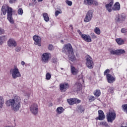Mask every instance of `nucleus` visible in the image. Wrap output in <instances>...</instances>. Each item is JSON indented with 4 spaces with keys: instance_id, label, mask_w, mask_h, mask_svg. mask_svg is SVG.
I'll return each mask as SVG.
<instances>
[{
    "instance_id": "nucleus-1",
    "label": "nucleus",
    "mask_w": 127,
    "mask_h": 127,
    "mask_svg": "<svg viewBox=\"0 0 127 127\" xmlns=\"http://www.w3.org/2000/svg\"><path fill=\"white\" fill-rule=\"evenodd\" d=\"M7 107H11L12 111L18 112L21 107V98L16 95L13 98L8 100L5 103Z\"/></svg>"
},
{
    "instance_id": "nucleus-2",
    "label": "nucleus",
    "mask_w": 127,
    "mask_h": 127,
    "mask_svg": "<svg viewBox=\"0 0 127 127\" xmlns=\"http://www.w3.org/2000/svg\"><path fill=\"white\" fill-rule=\"evenodd\" d=\"M62 52L67 55L69 60L72 62L76 61V57L74 54V50L71 44H64L62 49Z\"/></svg>"
},
{
    "instance_id": "nucleus-3",
    "label": "nucleus",
    "mask_w": 127,
    "mask_h": 127,
    "mask_svg": "<svg viewBox=\"0 0 127 127\" xmlns=\"http://www.w3.org/2000/svg\"><path fill=\"white\" fill-rule=\"evenodd\" d=\"M10 74L11 75L13 79H16V78L21 77V74L16 65L14 66L13 68L10 70Z\"/></svg>"
},
{
    "instance_id": "nucleus-4",
    "label": "nucleus",
    "mask_w": 127,
    "mask_h": 127,
    "mask_svg": "<svg viewBox=\"0 0 127 127\" xmlns=\"http://www.w3.org/2000/svg\"><path fill=\"white\" fill-rule=\"evenodd\" d=\"M106 117L108 123H112L116 120L117 114H116V112L114 111H110L107 113Z\"/></svg>"
},
{
    "instance_id": "nucleus-5",
    "label": "nucleus",
    "mask_w": 127,
    "mask_h": 127,
    "mask_svg": "<svg viewBox=\"0 0 127 127\" xmlns=\"http://www.w3.org/2000/svg\"><path fill=\"white\" fill-rule=\"evenodd\" d=\"M86 64L89 69H93L94 68V62L91 56L87 55L85 57Z\"/></svg>"
},
{
    "instance_id": "nucleus-6",
    "label": "nucleus",
    "mask_w": 127,
    "mask_h": 127,
    "mask_svg": "<svg viewBox=\"0 0 127 127\" xmlns=\"http://www.w3.org/2000/svg\"><path fill=\"white\" fill-rule=\"evenodd\" d=\"M109 51L112 55H122V54H125L126 53V51L124 49H111Z\"/></svg>"
},
{
    "instance_id": "nucleus-7",
    "label": "nucleus",
    "mask_w": 127,
    "mask_h": 127,
    "mask_svg": "<svg viewBox=\"0 0 127 127\" xmlns=\"http://www.w3.org/2000/svg\"><path fill=\"white\" fill-rule=\"evenodd\" d=\"M42 61L44 63H48L49 59L51 58V54L49 53H44L41 56Z\"/></svg>"
},
{
    "instance_id": "nucleus-8",
    "label": "nucleus",
    "mask_w": 127,
    "mask_h": 127,
    "mask_svg": "<svg viewBox=\"0 0 127 127\" xmlns=\"http://www.w3.org/2000/svg\"><path fill=\"white\" fill-rule=\"evenodd\" d=\"M92 18H93V11L90 10L87 12L84 21V22H89L92 20Z\"/></svg>"
},
{
    "instance_id": "nucleus-9",
    "label": "nucleus",
    "mask_w": 127,
    "mask_h": 127,
    "mask_svg": "<svg viewBox=\"0 0 127 127\" xmlns=\"http://www.w3.org/2000/svg\"><path fill=\"white\" fill-rule=\"evenodd\" d=\"M7 46L10 48H13V47H16L17 46V43L14 39L10 38L7 41Z\"/></svg>"
},
{
    "instance_id": "nucleus-10",
    "label": "nucleus",
    "mask_w": 127,
    "mask_h": 127,
    "mask_svg": "<svg viewBox=\"0 0 127 127\" xmlns=\"http://www.w3.org/2000/svg\"><path fill=\"white\" fill-rule=\"evenodd\" d=\"M69 84L66 82L60 84V90L61 92L63 93L64 92H66V90H68V89H69Z\"/></svg>"
},
{
    "instance_id": "nucleus-11",
    "label": "nucleus",
    "mask_w": 127,
    "mask_h": 127,
    "mask_svg": "<svg viewBox=\"0 0 127 127\" xmlns=\"http://www.w3.org/2000/svg\"><path fill=\"white\" fill-rule=\"evenodd\" d=\"M30 111L35 116L38 114V105L36 104H32L30 107Z\"/></svg>"
},
{
    "instance_id": "nucleus-12",
    "label": "nucleus",
    "mask_w": 127,
    "mask_h": 127,
    "mask_svg": "<svg viewBox=\"0 0 127 127\" xmlns=\"http://www.w3.org/2000/svg\"><path fill=\"white\" fill-rule=\"evenodd\" d=\"M33 39L34 41V44L35 45H38V46H41V38L38 35L33 36Z\"/></svg>"
},
{
    "instance_id": "nucleus-13",
    "label": "nucleus",
    "mask_w": 127,
    "mask_h": 127,
    "mask_svg": "<svg viewBox=\"0 0 127 127\" xmlns=\"http://www.w3.org/2000/svg\"><path fill=\"white\" fill-rule=\"evenodd\" d=\"M126 19V16L124 14L118 15L115 18V20L118 21V22H123V21H125Z\"/></svg>"
},
{
    "instance_id": "nucleus-14",
    "label": "nucleus",
    "mask_w": 127,
    "mask_h": 127,
    "mask_svg": "<svg viewBox=\"0 0 127 127\" xmlns=\"http://www.w3.org/2000/svg\"><path fill=\"white\" fill-rule=\"evenodd\" d=\"M106 78L108 83H110V84H112V83H114L116 81V78L112 74H107Z\"/></svg>"
},
{
    "instance_id": "nucleus-15",
    "label": "nucleus",
    "mask_w": 127,
    "mask_h": 127,
    "mask_svg": "<svg viewBox=\"0 0 127 127\" xmlns=\"http://www.w3.org/2000/svg\"><path fill=\"white\" fill-rule=\"evenodd\" d=\"M82 38L86 41V42H92V38L89 35H82Z\"/></svg>"
},
{
    "instance_id": "nucleus-16",
    "label": "nucleus",
    "mask_w": 127,
    "mask_h": 127,
    "mask_svg": "<svg viewBox=\"0 0 127 127\" xmlns=\"http://www.w3.org/2000/svg\"><path fill=\"white\" fill-rule=\"evenodd\" d=\"M113 4H114V1L112 0L109 3L105 5V7L109 12H111L112 10V6H113Z\"/></svg>"
},
{
    "instance_id": "nucleus-17",
    "label": "nucleus",
    "mask_w": 127,
    "mask_h": 127,
    "mask_svg": "<svg viewBox=\"0 0 127 127\" xmlns=\"http://www.w3.org/2000/svg\"><path fill=\"white\" fill-rule=\"evenodd\" d=\"M98 120L99 121H103L105 120V114H104V112L102 110L98 111Z\"/></svg>"
},
{
    "instance_id": "nucleus-18",
    "label": "nucleus",
    "mask_w": 127,
    "mask_h": 127,
    "mask_svg": "<svg viewBox=\"0 0 127 127\" xmlns=\"http://www.w3.org/2000/svg\"><path fill=\"white\" fill-rule=\"evenodd\" d=\"M70 71L72 75H76L79 72L78 69L75 68L73 65L70 66Z\"/></svg>"
},
{
    "instance_id": "nucleus-19",
    "label": "nucleus",
    "mask_w": 127,
    "mask_h": 127,
    "mask_svg": "<svg viewBox=\"0 0 127 127\" xmlns=\"http://www.w3.org/2000/svg\"><path fill=\"white\" fill-rule=\"evenodd\" d=\"M113 10H120L121 9V5L119 2H116L112 7Z\"/></svg>"
},
{
    "instance_id": "nucleus-20",
    "label": "nucleus",
    "mask_w": 127,
    "mask_h": 127,
    "mask_svg": "<svg viewBox=\"0 0 127 127\" xmlns=\"http://www.w3.org/2000/svg\"><path fill=\"white\" fill-rule=\"evenodd\" d=\"M8 8V6L6 5H4L1 8V12L3 15L6 14V11H7V9Z\"/></svg>"
},
{
    "instance_id": "nucleus-21",
    "label": "nucleus",
    "mask_w": 127,
    "mask_h": 127,
    "mask_svg": "<svg viewBox=\"0 0 127 127\" xmlns=\"http://www.w3.org/2000/svg\"><path fill=\"white\" fill-rule=\"evenodd\" d=\"M116 41L119 45H123V44H125V41L122 38H117L116 39Z\"/></svg>"
},
{
    "instance_id": "nucleus-22",
    "label": "nucleus",
    "mask_w": 127,
    "mask_h": 127,
    "mask_svg": "<svg viewBox=\"0 0 127 127\" xmlns=\"http://www.w3.org/2000/svg\"><path fill=\"white\" fill-rule=\"evenodd\" d=\"M64 108L62 107H59L56 110V112L59 115H61V114L64 112Z\"/></svg>"
},
{
    "instance_id": "nucleus-23",
    "label": "nucleus",
    "mask_w": 127,
    "mask_h": 127,
    "mask_svg": "<svg viewBox=\"0 0 127 127\" xmlns=\"http://www.w3.org/2000/svg\"><path fill=\"white\" fill-rule=\"evenodd\" d=\"M43 16L46 22H48V21H49V16H48V14H47V13H44L43 14Z\"/></svg>"
},
{
    "instance_id": "nucleus-24",
    "label": "nucleus",
    "mask_w": 127,
    "mask_h": 127,
    "mask_svg": "<svg viewBox=\"0 0 127 127\" xmlns=\"http://www.w3.org/2000/svg\"><path fill=\"white\" fill-rule=\"evenodd\" d=\"M93 94L95 97H100L101 96V90L96 89L94 91Z\"/></svg>"
},
{
    "instance_id": "nucleus-25",
    "label": "nucleus",
    "mask_w": 127,
    "mask_h": 127,
    "mask_svg": "<svg viewBox=\"0 0 127 127\" xmlns=\"http://www.w3.org/2000/svg\"><path fill=\"white\" fill-rule=\"evenodd\" d=\"M93 0H84L83 4L85 5H92Z\"/></svg>"
},
{
    "instance_id": "nucleus-26",
    "label": "nucleus",
    "mask_w": 127,
    "mask_h": 127,
    "mask_svg": "<svg viewBox=\"0 0 127 127\" xmlns=\"http://www.w3.org/2000/svg\"><path fill=\"white\" fill-rule=\"evenodd\" d=\"M7 16H12V8L8 7L7 9Z\"/></svg>"
},
{
    "instance_id": "nucleus-27",
    "label": "nucleus",
    "mask_w": 127,
    "mask_h": 127,
    "mask_svg": "<svg viewBox=\"0 0 127 127\" xmlns=\"http://www.w3.org/2000/svg\"><path fill=\"white\" fill-rule=\"evenodd\" d=\"M3 104H4V99L2 96H0V108H2L3 107Z\"/></svg>"
},
{
    "instance_id": "nucleus-28",
    "label": "nucleus",
    "mask_w": 127,
    "mask_h": 127,
    "mask_svg": "<svg viewBox=\"0 0 127 127\" xmlns=\"http://www.w3.org/2000/svg\"><path fill=\"white\" fill-rule=\"evenodd\" d=\"M67 102L68 103V104H69V105H74V104L75 103V98H71L69 99H67Z\"/></svg>"
},
{
    "instance_id": "nucleus-29",
    "label": "nucleus",
    "mask_w": 127,
    "mask_h": 127,
    "mask_svg": "<svg viewBox=\"0 0 127 127\" xmlns=\"http://www.w3.org/2000/svg\"><path fill=\"white\" fill-rule=\"evenodd\" d=\"M99 125L100 126H103V127H110V126H109L108 123H107L106 121H102L100 122Z\"/></svg>"
},
{
    "instance_id": "nucleus-30",
    "label": "nucleus",
    "mask_w": 127,
    "mask_h": 127,
    "mask_svg": "<svg viewBox=\"0 0 127 127\" xmlns=\"http://www.w3.org/2000/svg\"><path fill=\"white\" fill-rule=\"evenodd\" d=\"M77 108L80 113H84V111H85V106H78Z\"/></svg>"
},
{
    "instance_id": "nucleus-31",
    "label": "nucleus",
    "mask_w": 127,
    "mask_h": 127,
    "mask_svg": "<svg viewBox=\"0 0 127 127\" xmlns=\"http://www.w3.org/2000/svg\"><path fill=\"white\" fill-rule=\"evenodd\" d=\"M94 32L96 34H97V35H100V34H101V30H100L99 27H96L94 29Z\"/></svg>"
},
{
    "instance_id": "nucleus-32",
    "label": "nucleus",
    "mask_w": 127,
    "mask_h": 127,
    "mask_svg": "<svg viewBox=\"0 0 127 127\" xmlns=\"http://www.w3.org/2000/svg\"><path fill=\"white\" fill-rule=\"evenodd\" d=\"M7 19L12 24L14 23V21H13L12 16H7Z\"/></svg>"
},
{
    "instance_id": "nucleus-33",
    "label": "nucleus",
    "mask_w": 127,
    "mask_h": 127,
    "mask_svg": "<svg viewBox=\"0 0 127 127\" xmlns=\"http://www.w3.org/2000/svg\"><path fill=\"white\" fill-rule=\"evenodd\" d=\"M109 73H110V69H107L105 70V71H104V75L105 76H106V77H107V76H108V75H110V74H109Z\"/></svg>"
},
{
    "instance_id": "nucleus-34",
    "label": "nucleus",
    "mask_w": 127,
    "mask_h": 127,
    "mask_svg": "<svg viewBox=\"0 0 127 127\" xmlns=\"http://www.w3.org/2000/svg\"><path fill=\"white\" fill-rule=\"evenodd\" d=\"M51 78V74L49 73H47L46 75V80H50Z\"/></svg>"
},
{
    "instance_id": "nucleus-35",
    "label": "nucleus",
    "mask_w": 127,
    "mask_h": 127,
    "mask_svg": "<svg viewBox=\"0 0 127 127\" xmlns=\"http://www.w3.org/2000/svg\"><path fill=\"white\" fill-rule=\"evenodd\" d=\"M18 14H19L20 15H22V14H23V10H22V8H19L18 10Z\"/></svg>"
},
{
    "instance_id": "nucleus-36",
    "label": "nucleus",
    "mask_w": 127,
    "mask_h": 127,
    "mask_svg": "<svg viewBox=\"0 0 127 127\" xmlns=\"http://www.w3.org/2000/svg\"><path fill=\"white\" fill-rule=\"evenodd\" d=\"M52 63H54L55 64H56L58 62V60L57 59V58H53L52 59Z\"/></svg>"
},
{
    "instance_id": "nucleus-37",
    "label": "nucleus",
    "mask_w": 127,
    "mask_h": 127,
    "mask_svg": "<svg viewBox=\"0 0 127 127\" xmlns=\"http://www.w3.org/2000/svg\"><path fill=\"white\" fill-rule=\"evenodd\" d=\"M65 3H66V4L68 5L69 6H71L72 4V1H70V0H65Z\"/></svg>"
},
{
    "instance_id": "nucleus-38",
    "label": "nucleus",
    "mask_w": 127,
    "mask_h": 127,
    "mask_svg": "<svg viewBox=\"0 0 127 127\" xmlns=\"http://www.w3.org/2000/svg\"><path fill=\"white\" fill-rule=\"evenodd\" d=\"M62 13V11L60 10H56L55 12V16H58V15H59V14Z\"/></svg>"
},
{
    "instance_id": "nucleus-39",
    "label": "nucleus",
    "mask_w": 127,
    "mask_h": 127,
    "mask_svg": "<svg viewBox=\"0 0 127 127\" xmlns=\"http://www.w3.org/2000/svg\"><path fill=\"white\" fill-rule=\"evenodd\" d=\"M95 100H96V97H95L94 96H91L89 98L90 102H93V101H95Z\"/></svg>"
},
{
    "instance_id": "nucleus-40",
    "label": "nucleus",
    "mask_w": 127,
    "mask_h": 127,
    "mask_svg": "<svg viewBox=\"0 0 127 127\" xmlns=\"http://www.w3.org/2000/svg\"><path fill=\"white\" fill-rule=\"evenodd\" d=\"M92 4L93 5H99V2L96 0H92Z\"/></svg>"
},
{
    "instance_id": "nucleus-41",
    "label": "nucleus",
    "mask_w": 127,
    "mask_h": 127,
    "mask_svg": "<svg viewBox=\"0 0 127 127\" xmlns=\"http://www.w3.org/2000/svg\"><path fill=\"white\" fill-rule=\"evenodd\" d=\"M3 40H4V36L0 37V45H1V44H2L3 42Z\"/></svg>"
},
{
    "instance_id": "nucleus-42",
    "label": "nucleus",
    "mask_w": 127,
    "mask_h": 127,
    "mask_svg": "<svg viewBox=\"0 0 127 127\" xmlns=\"http://www.w3.org/2000/svg\"><path fill=\"white\" fill-rule=\"evenodd\" d=\"M15 50L16 52H19L21 50V48L20 47H16L15 49Z\"/></svg>"
},
{
    "instance_id": "nucleus-43",
    "label": "nucleus",
    "mask_w": 127,
    "mask_h": 127,
    "mask_svg": "<svg viewBox=\"0 0 127 127\" xmlns=\"http://www.w3.org/2000/svg\"><path fill=\"white\" fill-rule=\"evenodd\" d=\"M77 90H80L81 89V87H82V85L80 84V83H78V84H76L75 85V87H77Z\"/></svg>"
},
{
    "instance_id": "nucleus-44",
    "label": "nucleus",
    "mask_w": 127,
    "mask_h": 127,
    "mask_svg": "<svg viewBox=\"0 0 127 127\" xmlns=\"http://www.w3.org/2000/svg\"><path fill=\"white\" fill-rule=\"evenodd\" d=\"M109 92L110 93H111L112 94H113L114 93V88L113 87H110L109 88V90H108Z\"/></svg>"
},
{
    "instance_id": "nucleus-45",
    "label": "nucleus",
    "mask_w": 127,
    "mask_h": 127,
    "mask_svg": "<svg viewBox=\"0 0 127 127\" xmlns=\"http://www.w3.org/2000/svg\"><path fill=\"white\" fill-rule=\"evenodd\" d=\"M127 32V30L126 28H123L121 29V32L122 33H126Z\"/></svg>"
},
{
    "instance_id": "nucleus-46",
    "label": "nucleus",
    "mask_w": 127,
    "mask_h": 127,
    "mask_svg": "<svg viewBox=\"0 0 127 127\" xmlns=\"http://www.w3.org/2000/svg\"><path fill=\"white\" fill-rule=\"evenodd\" d=\"M49 50H53V46L52 45H50L48 47Z\"/></svg>"
},
{
    "instance_id": "nucleus-47",
    "label": "nucleus",
    "mask_w": 127,
    "mask_h": 127,
    "mask_svg": "<svg viewBox=\"0 0 127 127\" xmlns=\"http://www.w3.org/2000/svg\"><path fill=\"white\" fill-rule=\"evenodd\" d=\"M75 104H80V103H81V100L76 98H75Z\"/></svg>"
},
{
    "instance_id": "nucleus-48",
    "label": "nucleus",
    "mask_w": 127,
    "mask_h": 127,
    "mask_svg": "<svg viewBox=\"0 0 127 127\" xmlns=\"http://www.w3.org/2000/svg\"><path fill=\"white\" fill-rule=\"evenodd\" d=\"M91 36L93 39H96V38H97V36H96V35L94 33H92L91 34Z\"/></svg>"
},
{
    "instance_id": "nucleus-49",
    "label": "nucleus",
    "mask_w": 127,
    "mask_h": 127,
    "mask_svg": "<svg viewBox=\"0 0 127 127\" xmlns=\"http://www.w3.org/2000/svg\"><path fill=\"white\" fill-rule=\"evenodd\" d=\"M16 1V0H9V3H14Z\"/></svg>"
},
{
    "instance_id": "nucleus-50",
    "label": "nucleus",
    "mask_w": 127,
    "mask_h": 127,
    "mask_svg": "<svg viewBox=\"0 0 127 127\" xmlns=\"http://www.w3.org/2000/svg\"><path fill=\"white\" fill-rule=\"evenodd\" d=\"M3 34V29L0 28V35Z\"/></svg>"
},
{
    "instance_id": "nucleus-51",
    "label": "nucleus",
    "mask_w": 127,
    "mask_h": 127,
    "mask_svg": "<svg viewBox=\"0 0 127 127\" xmlns=\"http://www.w3.org/2000/svg\"><path fill=\"white\" fill-rule=\"evenodd\" d=\"M77 31H78V32L79 34L80 35H81V37H82V35H84V34H82V32L80 31V30H78Z\"/></svg>"
},
{
    "instance_id": "nucleus-52",
    "label": "nucleus",
    "mask_w": 127,
    "mask_h": 127,
    "mask_svg": "<svg viewBox=\"0 0 127 127\" xmlns=\"http://www.w3.org/2000/svg\"><path fill=\"white\" fill-rule=\"evenodd\" d=\"M21 65H25V62H24V61H22L21 63Z\"/></svg>"
},
{
    "instance_id": "nucleus-53",
    "label": "nucleus",
    "mask_w": 127,
    "mask_h": 127,
    "mask_svg": "<svg viewBox=\"0 0 127 127\" xmlns=\"http://www.w3.org/2000/svg\"><path fill=\"white\" fill-rule=\"evenodd\" d=\"M69 27H70V29H71V30H73V27H72V25H70L69 26Z\"/></svg>"
},
{
    "instance_id": "nucleus-54",
    "label": "nucleus",
    "mask_w": 127,
    "mask_h": 127,
    "mask_svg": "<svg viewBox=\"0 0 127 127\" xmlns=\"http://www.w3.org/2000/svg\"><path fill=\"white\" fill-rule=\"evenodd\" d=\"M42 0H38V1L39 2H41V1H42Z\"/></svg>"
},
{
    "instance_id": "nucleus-55",
    "label": "nucleus",
    "mask_w": 127,
    "mask_h": 127,
    "mask_svg": "<svg viewBox=\"0 0 127 127\" xmlns=\"http://www.w3.org/2000/svg\"><path fill=\"white\" fill-rule=\"evenodd\" d=\"M33 2H35V1H36V0H32Z\"/></svg>"
},
{
    "instance_id": "nucleus-56",
    "label": "nucleus",
    "mask_w": 127,
    "mask_h": 127,
    "mask_svg": "<svg viewBox=\"0 0 127 127\" xmlns=\"http://www.w3.org/2000/svg\"><path fill=\"white\" fill-rule=\"evenodd\" d=\"M121 127H127V126H122Z\"/></svg>"
},
{
    "instance_id": "nucleus-57",
    "label": "nucleus",
    "mask_w": 127,
    "mask_h": 127,
    "mask_svg": "<svg viewBox=\"0 0 127 127\" xmlns=\"http://www.w3.org/2000/svg\"><path fill=\"white\" fill-rule=\"evenodd\" d=\"M61 70H63L64 69V68H62V67H61Z\"/></svg>"
},
{
    "instance_id": "nucleus-58",
    "label": "nucleus",
    "mask_w": 127,
    "mask_h": 127,
    "mask_svg": "<svg viewBox=\"0 0 127 127\" xmlns=\"http://www.w3.org/2000/svg\"><path fill=\"white\" fill-rule=\"evenodd\" d=\"M52 105H53L52 104H51V106H52Z\"/></svg>"
},
{
    "instance_id": "nucleus-59",
    "label": "nucleus",
    "mask_w": 127,
    "mask_h": 127,
    "mask_svg": "<svg viewBox=\"0 0 127 127\" xmlns=\"http://www.w3.org/2000/svg\"><path fill=\"white\" fill-rule=\"evenodd\" d=\"M57 71H58V70L57 69Z\"/></svg>"
}]
</instances>
